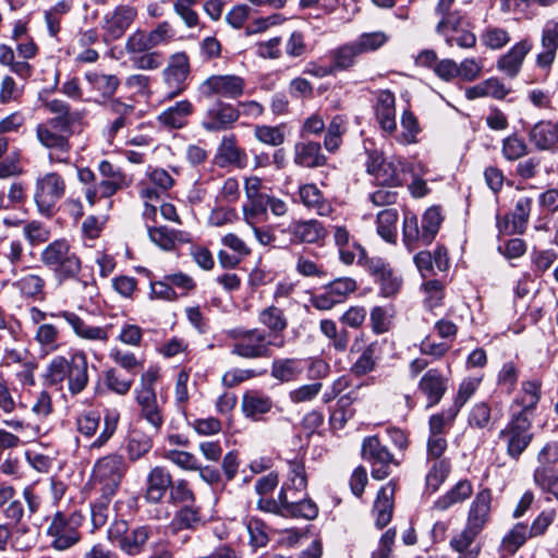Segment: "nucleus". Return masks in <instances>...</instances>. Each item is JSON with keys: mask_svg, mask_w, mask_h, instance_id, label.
<instances>
[{"mask_svg": "<svg viewBox=\"0 0 558 558\" xmlns=\"http://www.w3.org/2000/svg\"><path fill=\"white\" fill-rule=\"evenodd\" d=\"M45 108L54 117L37 124L36 138L48 150L49 162L68 165L72 149V128L81 119V113L71 110L70 105L61 99L46 101Z\"/></svg>", "mask_w": 558, "mask_h": 558, "instance_id": "f257e3e1", "label": "nucleus"}, {"mask_svg": "<svg viewBox=\"0 0 558 558\" xmlns=\"http://www.w3.org/2000/svg\"><path fill=\"white\" fill-rule=\"evenodd\" d=\"M44 379L48 385L56 387H62L66 381L71 395L81 393L89 380L86 353L73 350L69 352V357L54 355L46 366Z\"/></svg>", "mask_w": 558, "mask_h": 558, "instance_id": "f03ea898", "label": "nucleus"}, {"mask_svg": "<svg viewBox=\"0 0 558 558\" xmlns=\"http://www.w3.org/2000/svg\"><path fill=\"white\" fill-rule=\"evenodd\" d=\"M40 260L60 282L77 279L84 289L88 288L86 280L77 278L82 269V262L65 239H58L49 243L41 251Z\"/></svg>", "mask_w": 558, "mask_h": 558, "instance_id": "7ed1b4c3", "label": "nucleus"}, {"mask_svg": "<svg viewBox=\"0 0 558 558\" xmlns=\"http://www.w3.org/2000/svg\"><path fill=\"white\" fill-rule=\"evenodd\" d=\"M229 338L233 341L231 354L246 360L270 357L271 347L276 345L268 339V333L259 328H234L229 331ZM277 347L282 348L283 342Z\"/></svg>", "mask_w": 558, "mask_h": 558, "instance_id": "20e7f679", "label": "nucleus"}, {"mask_svg": "<svg viewBox=\"0 0 558 558\" xmlns=\"http://www.w3.org/2000/svg\"><path fill=\"white\" fill-rule=\"evenodd\" d=\"M28 315L31 322L37 327L41 324H46L45 320L47 317L62 318L72 328L73 333L80 339L100 342L104 344L109 340L110 326L89 325L85 319L71 311L47 313L36 306H32L28 311Z\"/></svg>", "mask_w": 558, "mask_h": 558, "instance_id": "39448f33", "label": "nucleus"}, {"mask_svg": "<svg viewBox=\"0 0 558 558\" xmlns=\"http://www.w3.org/2000/svg\"><path fill=\"white\" fill-rule=\"evenodd\" d=\"M366 170L378 185L398 187L407 181V174L412 171V165L401 157L384 158L380 153L372 151L368 154Z\"/></svg>", "mask_w": 558, "mask_h": 558, "instance_id": "423d86ee", "label": "nucleus"}, {"mask_svg": "<svg viewBox=\"0 0 558 558\" xmlns=\"http://www.w3.org/2000/svg\"><path fill=\"white\" fill-rule=\"evenodd\" d=\"M84 517L78 511L64 513L57 511L47 527V535L51 538V547L63 551L80 543L82 535L80 527Z\"/></svg>", "mask_w": 558, "mask_h": 558, "instance_id": "0eeeda50", "label": "nucleus"}, {"mask_svg": "<svg viewBox=\"0 0 558 558\" xmlns=\"http://www.w3.org/2000/svg\"><path fill=\"white\" fill-rule=\"evenodd\" d=\"M532 422L520 414H510L509 422L498 434V439L505 446L507 456L514 461L520 459L533 439Z\"/></svg>", "mask_w": 558, "mask_h": 558, "instance_id": "6e6552de", "label": "nucleus"}, {"mask_svg": "<svg viewBox=\"0 0 558 558\" xmlns=\"http://www.w3.org/2000/svg\"><path fill=\"white\" fill-rule=\"evenodd\" d=\"M65 192L66 182L60 173L50 171L39 175L34 192L38 211L44 216H51L56 204L63 198Z\"/></svg>", "mask_w": 558, "mask_h": 558, "instance_id": "1a4fd4ad", "label": "nucleus"}, {"mask_svg": "<svg viewBox=\"0 0 558 558\" xmlns=\"http://www.w3.org/2000/svg\"><path fill=\"white\" fill-rule=\"evenodd\" d=\"M126 470L124 458L118 453H111L97 460L93 470L94 478L102 485L101 489L106 499L116 494Z\"/></svg>", "mask_w": 558, "mask_h": 558, "instance_id": "9d476101", "label": "nucleus"}, {"mask_svg": "<svg viewBox=\"0 0 558 558\" xmlns=\"http://www.w3.org/2000/svg\"><path fill=\"white\" fill-rule=\"evenodd\" d=\"M361 454L363 460L371 465L372 477L377 481L388 477L392 468L398 465L393 454L377 436L363 439Z\"/></svg>", "mask_w": 558, "mask_h": 558, "instance_id": "9b49d317", "label": "nucleus"}, {"mask_svg": "<svg viewBox=\"0 0 558 558\" xmlns=\"http://www.w3.org/2000/svg\"><path fill=\"white\" fill-rule=\"evenodd\" d=\"M245 82L241 76L234 74L211 75L207 77L198 87L199 94L204 98L215 96L236 99L244 94Z\"/></svg>", "mask_w": 558, "mask_h": 558, "instance_id": "f8f14e48", "label": "nucleus"}, {"mask_svg": "<svg viewBox=\"0 0 558 558\" xmlns=\"http://www.w3.org/2000/svg\"><path fill=\"white\" fill-rule=\"evenodd\" d=\"M161 74L163 83L170 89V97L183 93L187 88V80L191 74L189 56L183 51L172 53Z\"/></svg>", "mask_w": 558, "mask_h": 558, "instance_id": "ddd939ff", "label": "nucleus"}, {"mask_svg": "<svg viewBox=\"0 0 558 558\" xmlns=\"http://www.w3.org/2000/svg\"><path fill=\"white\" fill-rule=\"evenodd\" d=\"M543 383L538 378L522 380L520 389L511 402L510 414L521 415L533 421L537 404L543 396Z\"/></svg>", "mask_w": 558, "mask_h": 558, "instance_id": "4468645a", "label": "nucleus"}, {"mask_svg": "<svg viewBox=\"0 0 558 558\" xmlns=\"http://www.w3.org/2000/svg\"><path fill=\"white\" fill-rule=\"evenodd\" d=\"M244 192L246 202L242 211L244 220L253 226L260 216L266 215L270 195L263 192L262 180L257 177H250L245 180Z\"/></svg>", "mask_w": 558, "mask_h": 558, "instance_id": "2eb2a0df", "label": "nucleus"}, {"mask_svg": "<svg viewBox=\"0 0 558 558\" xmlns=\"http://www.w3.org/2000/svg\"><path fill=\"white\" fill-rule=\"evenodd\" d=\"M241 116L233 105L216 100L204 113L201 125L207 132H221L233 128Z\"/></svg>", "mask_w": 558, "mask_h": 558, "instance_id": "dca6fc26", "label": "nucleus"}, {"mask_svg": "<svg viewBox=\"0 0 558 558\" xmlns=\"http://www.w3.org/2000/svg\"><path fill=\"white\" fill-rule=\"evenodd\" d=\"M136 16V9L128 4L118 5L107 12L101 22L105 40L112 41L121 38Z\"/></svg>", "mask_w": 558, "mask_h": 558, "instance_id": "f3484780", "label": "nucleus"}, {"mask_svg": "<svg viewBox=\"0 0 558 558\" xmlns=\"http://www.w3.org/2000/svg\"><path fill=\"white\" fill-rule=\"evenodd\" d=\"M214 162L219 168L235 167L243 169L247 163V155L238 145L234 135H225L216 149Z\"/></svg>", "mask_w": 558, "mask_h": 558, "instance_id": "a211bd4d", "label": "nucleus"}, {"mask_svg": "<svg viewBox=\"0 0 558 558\" xmlns=\"http://www.w3.org/2000/svg\"><path fill=\"white\" fill-rule=\"evenodd\" d=\"M558 50V21L555 19L545 22L541 34V51L536 56V65L549 70L556 60Z\"/></svg>", "mask_w": 558, "mask_h": 558, "instance_id": "6ab92c4d", "label": "nucleus"}, {"mask_svg": "<svg viewBox=\"0 0 558 558\" xmlns=\"http://www.w3.org/2000/svg\"><path fill=\"white\" fill-rule=\"evenodd\" d=\"M172 483V475L166 466H154L146 476L145 500L154 505L161 502L166 493L170 490Z\"/></svg>", "mask_w": 558, "mask_h": 558, "instance_id": "aec40b11", "label": "nucleus"}, {"mask_svg": "<svg viewBox=\"0 0 558 558\" xmlns=\"http://www.w3.org/2000/svg\"><path fill=\"white\" fill-rule=\"evenodd\" d=\"M492 500L490 489L480 490L470 505L465 525L481 533L490 520Z\"/></svg>", "mask_w": 558, "mask_h": 558, "instance_id": "412c9836", "label": "nucleus"}, {"mask_svg": "<svg viewBox=\"0 0 558 558\" xmlns=\"http://www.w3.org/2000/svg\"><path fill=\"white\" fill-rule=\"evenodd\" d=\"M531 144L538 150L558 151V121L542 120L529 131Z\"/></svg>", "mask_w": 558, "mask_h": 558, "instance_id": "4be33fe9", "label": "nucleus"}, {"mask_svg": "<svg viewBox=\"0 0 558 558\" xmlns=\"http://www.w3.org/2000/svg\"><path fill=\"white\" fill-rule=\"evenodd\" d=\"M532 49L529 39H522L514 44L506 53L497 60V69L510 78H514L521 71L525 57Z\"/></svg>", "mask_w": 558, "mask_h": 558, "instance_id": "5701e85b", "label": "nucleus"}, {"mask_svg": "<svg viewBox=\"0 0 558 558\" xmlns=\"http://www.w3.org/2000/svg\"><path fill=\"white\" fill-rule=\"evenodd\" d=\"M375 116L383 131L388 134L397 131L396 98L390 90L384 89L376 93Z\"/></svg>", "mask_w": 558, "mask_h": 558, "instance_id": "b1692460", "label": "nucleus"}, {"mask_svg": "<svg viewBox=\"0 0 558 558\" xmlns=\"http://www.w3.org/2000/svg\"><path fill=\"white\" fill-rule=\"evenodd\" d=\"M135 400L140 407L141 417L144 418L156 432L163 425V415L157 401L155 390H135Z\"/></svg>", "mask_w": 558, "mask_h": 558, "instance_id": "393cba45", "label": "nucleus"}, {"mask_svg": "<svg viewBox=\"0 0 558 558\" xmlns=\"http://www.w3.org/2000/svg\"><path fill=\"white\" fill-rule=\"evenodd\" d=\"M281 513L293 518H303L313 520L318 514V507L312 499H298L294 496L287 495V488L282 487L279 493Z\"/></svg>", "mask_w": 558, "mask_h": 558, "instance_id": "a878e982", "label": "nucleus"}, {"mask_svg": "<svg viewBox=\"0 0 558 558\" xmlns=\"http://www.w3.org/2000/svg\"><path fill=\"white\" fill-rule=\"evenodd\" d=\"M296 243H317L326 236V229L316 219L292 221L287 229Z\"/></svg>", "mask_w": 558, "mask_h": 558, "instance_id": "bb28decb", "label": "nucleus"}, {"mask_svg": "<svg viewBox=\"0 0 558 558\" xmlns=\"http://www.w3.org/2000/svg\"><path fill=\"white\" fill-rule=\"evenodd\" d=\"M98 171L101 175V180L98 182L101 197H110L128 186L126 175L119 167L113 166L111 162L102 160L98 165Z\"/></svg>", "mask_w": 558, "mask_h": 558, "instance_id": "cd10ccee", "label": "nucleus"}, {"mask_svg": "<svg viewBox=\"0 0 558 558\" xmlns=\"http://www.w3.org/2000/svg\"><path fill=\"white\" fill-rule=\"evenodd\" d=\"M448 379L437 368L428 369L418 383V389L428 400V407L437 404L447 390Z\"/></svg>", "mask_w": 558, "mask_h": 558, "instance_id": "c85d7f7f", "label": "nucleus"}, {"mask_svg": "<svg viewBox=\"0 0 558 558\" xmlns=\"http://www.w3.org/2000/svg\"><path fill=\"white\" fill-rule=\"evenodd\" d=\"M304 361L295 357L275 359L271 363L270 375L280 383L296 380L304 372Z\"/></svg>", "mask_w": 558, "mask_h": 558, "instance_id": "c756f323", "label": "nucleus"}, {"mask_svg": "<svg viewBox=\"0 0 558 558\" xmlns=\"http://www.w3.org/2000/svg\"><path fill=\"white\" fill-rule=\"evenodd\" d=\"M272 405L271 398L257 390L246 391L241 404L244 415L253 420H258L260 415L268 413Z\"/></svg>", "mask_w": 558, "mask_h": 558, "instance_id": "7c9ffc66", "label": "nucleus"}, {"mask_svg": "<svg viewBox=\"0 0 558 558\" xmlns=\"http://www.w3.org/2000/svg\"><path fill=\"white\" fill-rule=\"evenodd\" d=\"M151 535L153 527L150 525L136 526L128 532L118 548L128 556H137L143 553Z\"/></svg>", "mask_w": 558, "mask_h": 558, "instance_id": "2f4dec72", "label": "nucleus"}, {"mask_svg": "<svg viewBox=\"0 0 558 558\" xmlns=\"http://www.w3.org/2000/svg\"><path fill=\"white\" fill-rule=\"evenodd\" d=\"M193 105L190 100H181L167 108L158 116V121L171 129H181L186 125L187 118L193 113Z\"/></svg>", "mask_w": 558, "mask_h": 558, "instance_id": "473e14b6", "label": "nucleus"}, {"mask_svg": "<svg viewBox=\"0 0 558 558\" xmlns=\"http://www.w3.org/2000/svg\"><path fill=\"white\" fill-rule=\"evenodd\" d=\"M473 494V486L470 481H459L449 492L439 497L433 505V509L446 511L457 504L469 499Z\"/></svg>", "mask_w": 558, "mask_h": 558, "instance_id": "72a5a7b5", "label": "nucleus"}, {"mask_svg": "<svg viewBox=\"0 0 558 558\" xmlns=\"http://www.w3.org/2000/svg\"><path fill=\"white\" fill-rule=\"evenodd\" d=\"M202 522L201 508L196 504L181 506L174 513L170 529L173 533L195 530Z\"/></svg>", "mask_w": 558, "mask_h": 558, "instance_id": "f704fd0d", "label": "nucleus"}, {"mask_svg": "<svg viewBox=\"0 0 558 558\" xmlns=\"http://www.w3.org/2000/svg\"><path fill=\"white\" fill-rule=\"evenodd\" d=\"M34 340L39 347V351L44 355L57 352L61 344L60 330L53 324H41L36 327L34 332Z\"/></svg>", "mask_w": 558, "mask_h": 558, "instance_id": "c9c22d12", "label": "nucleus"}, {"mask_svg": "<svg viewBox=\"0 0 558 558\" xmlns=\"http://www.w3.org/2000/svg\"><path fill=\"white\" fill-rule=\"evenodd\" d=\"M301 202L308 209H313L319 216H329L332 207L327 202L315 184H304L299 190Z\"/></svg>", "mask_w": 558, "mask_h": 558, "instance_id": "e433bc0d", "label": "nucleus"}, {"mask_svg": "<svg viewBox=\"0 0 558 558\" xmlns=\"http://www.w3.org/2000/svg\"><path fill=\"white\" fill-rule=\"evenodd\" d=\"M333 241L338 247L340 260L344 265H352L355 262L357 254L354 245L360 244L353 240L347 227H333Z\"/></svg>", "mask_w": 558, "mask_h": 558, "instance_id": "4c0bfd02", "label": "nucleus"}, {"mask_svg": "<svg viewBox=\"0 0 558 558\" xmlns=\"http://www.w3.org/2000/svg\"><path fill=\"white\" fill-rule=\"evenodd\" d=\"M393 494L395 484L391 482L384 486L378 493L377 500L374 506V512L376 513L375 523L378 529L385 527L391 520Z\"/></svg>", "mask_w": 558, "mask_h": 558, "instance_id": "58836bf2", "label": "nucleus"}, {"mask_svg": "<svg viewBox=\"0 0 558 558\" xmlns=\"http://www.w3.org/2000/svg\"><path fill=\"white\" fill-rule=\"evenodd\" d=\"M333 73L345 71L354 66L356 58L361 56L354 41L341 45L332 49L329 53Z\"/></svg>", "mask_w": 558, "mask_h": 558, "instance_id": "ea45409f", "label": "nucleus"}, {"mask_svg": "<svg viewBox=\"0 0 558 558\" xmlns=\"http://www.w3.org/2000/svg\"><path fill=\"white\" fill-rule=\"evenodd\" d=\"M294 161L296 165L307 168L324 165L325 157L320 153V145L315 142L295 144Z\"/></svg>", "mask_w": 558, "mask_h": 558, "instance_id": "a19ab883", "label": "nucleus"}, {"mask_svg": "<svg viewBox=\"0 0 558 558\" xmlns=\"http://www.w3.org/2000/svg\"><path fill=\"white\" fill-rule=\"evenodd\" d=\"M399 214L396 208H387L377 214L376 229L378 235L388 243L397 241V223Z\"/></svg>", "mask_w": 558, "mask_h": 558, "instance_id": "79ce46f5", "label": "nucleus"}, {"mask_svg": "<svg viewBox=\"0 0 558 558\" xmlns=\"http://www.w3.org/2000/svg\"><path fill=\"white\" fill-rule=\"evenodd\" d=\"M90 87L105 98L111 97L120 85L119 78L113 74H104L89 71L85 74Z\"/></svg>", "mask_w": 558, "mask_h": 558, "instance_id": "37998d69", "label": "nucleus"}, {"mask_svg": "<svg viewBox=\"0 0 558 558\" xmlns=\"http://www.w3.org/2000/svg\"><path fill=\"white\" fill-rule=\"evenodd\" d=\"M258 322L274 335L283 332L288 327V319L283 310L275 305L263 308L258 314Z\"/></svg>", "mask_w": 558, "mask_h": 558, "instance_id": "c03bdc74", "label": "nucleus"}, {"mask_svg": "<svg viewBox=\"0 0 558 558\" xmlns=\"http://www.w3.org/2000/svg\"><path fill=\"white\" fill-rule=\"evenodd\" d=\"M319 330L337 352H344L347 350L349 332L344 328L339 329L332 319H322Z\"/></svg>", "mask_w": 558, "mask_h": 558, "instance_id": "a18cd8bd", "label": "nucleus"}, {"mask_svg": "<svg viewBox=\"0 0 558 558\" xmlns=\"http://www.w3.org/2000/svg\"><path fill=\"white\" fill-rule=\"evenodd\" d=\"M379 344L371 342L363 350L359 359L352 364L350 371L354 376H364L373 372L378 360Z\"/></svg>", "mask_w": 558, "mask_h": 558, "instance_id": "49530a36", "label": "nucleus"}, {"mask_svg": "<svg viewBox=\"0 0 558 558\" xmlns=\"http://www.w3.org/2000/svg\"><path fill=\"white\" fill-rule=\"evenodd\" d=\"M149 240L163 251H171L175 247L177 242L182 241L180 231L169 229L166 226L148 227Z\"/></svg>", "mask_w": 558, "mask_h": 558, "instance_id": "de8ad7c7", "label": "nucleus"}, {"mask_svg": "<svg viewBox=\"0 0 558 558\" xmlns=\"http://www.w3.org/2000/svg\"><path fill=\"white\" fill-rule=\"evenodd\" d=\"M511 40L509 32L500 26L487 25L480 34L481 44L490 50H500Z\"/></svg>", "mask_w": 558, "mask_h": 558, "instance_id": "09e8293b", "label": "nucleus"}, {"mask_svg": "<svg viewBox=\"0 0 558 558\" xmlns=\"http://www.w3.org/2000/svg\"><path fill=\"white\" fill-rule=\"evenodd\" d=\"M442 220L441 210L437 206H433L424 213L421 225L423 229L422 245H428L433 242Z\"/></svg>", "mask_w": 558, "mask_h": 558, "instance_id": "8fccbe9b", "label": "nucleus"}, {"mask_svg": "<svg viewBox=\"0 0 558 558\" xmlns=\"http://www.w3.org/2000/svg\"><path fill=\"white\" fill-rule=\"evenodd\" d=\"M307 486V476L305 465L300 460L289 461L288 482L282 486L287 488V495L290 493H300Z\"/></svg>", "mask_w": 558, "mask_h": 558, "instance_id": "3c124183", "label": "nucleus"}, {"mask_svg": "<svg viewBox=\"0 0 558 558\" xmlns=\"http://www.w3.org/2000/svg\"><path fill=\"white\" fill-rule=\"evenodd\" d=\"M530 537L527 526L517 523L502 538L500 548L504 553L513 555Z\"/></svg>", "mask_w": 558, "mask_h": 558, "instance_id": "603ef678", "label": "nucleus"}, {"mask_svg": "<svg viewBox=\"0 0 558 558\" xmlns=\"http://www.w3.org/2000/svg\"><path fill=\"white\" fill-rule=\"evenodd\" d=\"M101 416L95 410L84 411L75 418L77 433L86 439L93 438L100 428Z\"/></svg>", "mask_w": 558, "mask_h": 558, "instance_id": "864d4df0", "label": "nucleus"}, {"mask_svg": "<svg viewBox=\"0 0 558 558\" xmlns=\"http://www.w3.org/2000/svg\"><path fill=\"white\" fill-rule=\"evenodd\" d=\"M119 423V414L108 411L102 420V426L99 435L89 444V450H99L114 435Z\"/></svg>", "mask_w": 558, "mask_h": 558, "instance_id": "5fc2aeb1", "label": "nucleus"}, {"mask_svg": "<svg viewBox=\"0 0 558 558\" xmlns=\"http://www.w3.org/2000/svg\"><path fill=\"white\" fill-rule=\"evenodd\" d=\"M390 36L383 31L361 34L354 41L361 54L378 50L388 43Z\"/></svg>", "mask_w": 558, "mask_h": 558, "instance_id": "6e6d98bb", "label": "nucleus"}, {"mask_svg": "<svg viewBox=\"0 0 558 558\" xmlns=\"http://www.w3.org/2000/svg\"><path fill=\"white\" fill-rule=\"evenodd\" d=\"M482 383V377H468L462 380L459 386L458 393L454 400V407L450 414L449 420L453 421L459 410L468 402V400L475 393Z\"/></svg>", "mask_w": 558, "mask_h": 558, "instance_id": "4d7b16f0", "label": "nucleus"}, {"mask_svg": "<svg viewBox=\"0 0 558 558\" xmlns=\"http://www.w3.org/2000/svg\"><path fill=\"white\" fill-rule=\"evenodd\" d=\"M401 128L402 132L397 136V141L401 144H414L417 142V135L421 132V128L416 117L410 110H404L401 116Z\"/></svg>", "mask_w": 558, "mask_h": 558, "instance_id": "13d9d810", "label": "nucleus"}, {"mask_svg": "<svg viewBox=\"0 0 558 558\" xmlns=\"http://www.w3.org/2000/svg\"><path fill=\"white\" fill-rule=\"evenodd\" d=\"M153 447V440L149 436L142 434L140 432H132L126 450L130 460L136 461L144 457Z\"/></svg>", "mask_w": 558, "mask_h": 558, "instance_id": "bf43d9fd", "label": "nucleus"}, {"mask_svg": "<svg viewBox=\"0 0 558 558\" xmlns=\"http://www.w3.org/2000/svg\"><path fill=\"white\" fill-rule=\"evenodd\" d=\"M169 502L180 507L195 504V494L186 480L173 481L169 490Z\"/></svg>", "mask_w": 558, "mask_h": 558, "instance_id": "052dcab7", "label": "nucleus"}, {"mask_svg": "<svg viewBox=\"0 0 558 558\" xmlns=\"http://www.w3.org/2000/svg\"><path fill=\"white\" fill-rule=\"evenodd\" d=\"M423 229L418 226L417 217L412 213H405L403 217V241L409 250H413L416 243L422 244Z\"/></svg>", "mask_w": 558, "mask_h": 558, "instance_id": "680f3d73", "label": "nucleus"}, {"mask_svg": "<svg viewBox=\"0 0 558 558\" xmlns=\"http://www.w3.org/2000/svg\"><path fill=\"white\" fill-rule=\"evenodd\" d=\"M108 108L117 116L109 128L110 135H114L128 124V119L133 114L134 107L126 105L119 99H113L109 102Z\"/></svg>", "mask_w": 558, "mask_h": 558, "instance_id": "e2e57ef3", "label": "nucleus"}, {"mask_svg": "<svg viewBox=\"0 0 558 558\" xmlns=\"http://www.w3.org/2000/svg\"><path fill=\"white\" fill-rule=\"evenodd\" d=\"M106 387L117 395L125 396L132 388L133 378L123 376L118 369L109 368L104 374Z\"/></svg>", "mask_w": 558, "mask_h": 558, "instance_id": "0e129e2a", "label": "nucleus"}, {"mask_svg": "<svg viewBox=\"0 0 558 558\" xmlns=\"http://www.w3.org/2000/svg\"><path fill=\"white\" fill-rule=\"evenodd\" d=\"M24 94V86L19 85L11 75H4L0 82V104L9 105L20 102Z\"/></svg>", "mask_w": 558, "mask_h": 558, "instance_id": "69168bd1", "label": "nucleus"}, {"mask_svg": "<svg viewBox=\"0 0 558 558\" xmlns=\"http://www.w3.org/2000/svg\"><path fill=\"white\" fill-rule=\"evenodd\" d=\"M23 235L31 246H36L47 242L50 239L51 233L45 223L33 220L24 225Z\"/></svg>", "mask_w": 558, "mask_h": 558, "instance_id": "338daca9", "label": "nucleus"}, {"mask_svg": "<svg viewBox=\"0 0 558 558\" xmlns=\"http://www.w3.org/2000/svg\"><path fill=\"white\" fill-rule=\"evenodd\" d=\"M534 481L542 490L551 494L558 500V473L555 474L548 468H537L534 472Z\"/></svg>", "mask_w": 558, "mask_h": 558, "instance_id": "774afa93", "label": "nucleus"}]
</instances>
